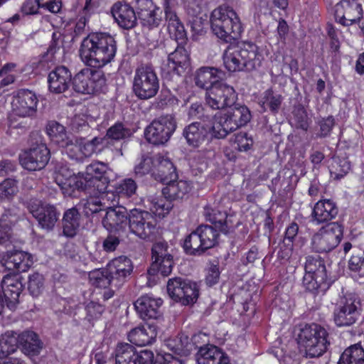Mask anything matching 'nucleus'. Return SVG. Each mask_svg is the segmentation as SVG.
Instances as JSON below:
<instances>
[{"label":"nucleus","instance_id":"obj_13","mask_svg":"<svg viewBox=\"0 0 364 364\" xmlns=\"http://www.w3.org/2000/svg\"><path fill=\"white\" fill-rule=\"evenodd\" d=\"M129 230L141 240L154 238L156 228L153 215L148 211L140 209L130 210Z\"/></svg>","mask_w":364,"mask_h":364},{"label":"nucleus","instance_id":"obj_43","mask_svg":"<svg viewBox=\"0 0 364 364\" xmlns=\"http://www.w3.org/2000/svg\"><path fill=\"white\" fill-rule=\"evenodd\" d=\"M23 219V214L18 208L11 206L5 209L0 218V228H3L9 235L12 228Z\"/></svg>","mask_w":364,"mask_h":364},{"label":"nucleus","instance_id":"obj_4","mask_svg":"<svg viewBox=\"0 0 364 364\" xmlns=\"http://www.w3.org/2000/svg\"><path fill=\"white\" fill-rule=\"evenodd\" d=\"M219 232L212 225H198L185 237L183 243L184 252L189 255H202L218 244Z\"/></svg>","mask_w":364,"mask_h":364},{"label":"nucleus","instance_id":"obj_40","mask_svg":"<svg viewBox=\"0 0 364 364\" xmlns=\"http://www.w3.org/2000/svg\"><path fill=\"white\" fill-rule=\"evenodd\" d=\"M218 125L216 127V138L223 139L228 134L237 130L240 128V125L237 123L233 117H231L225 110L221 112L217 117Z\"/></svg>","mask_w":364,"mask_h":364},{"label":"nucleus","instance_id":"obj_20","mask_svg":"<svg viewBox=\"0 0 364 364\" xmlns=\"http://www.w3.org/2000/svg\"><path fill=\"white\" fill-rule=\"evenodd\" d=\"M107 166L102 162H95L86 167V171L83 173L87 181V186L90 190L93 188L98 193H105L109 183V177L107 176Z\"/></svg>","mask_w":364,"mask_h":364},{"label":"nucleus","instance_id":"obj_46","mask_svg":"<svg viewBox=\"0 0 364 364\" xmlns=\"http://www.w3.org/2000/svg\"><path fill=\"white\" fill-rule=\"evenodd\" d=\"M282 100L281 95L275 94L272 89H268L264 92L260 105L264 111L269 109L272 112L277 113Z\"/></svg>","mask_w":364,"mask_h":364},{"label":"nucleus","instance_id":"obj_8","mask_svg":"<svg viewBox=\"0 0 364 364\" xmlns=\"http://www.w3.org/2000/svg\"><path fill=\"white\" fill-rule=\"evenodd\" d=\"M343 226L331 223L321 227L311 238V249L317 253H327L334 250L343 237Z\"/></svg>","mask_w":364,"mask_h":364},{"label":"nucleus","instance_id":"obj_24","mask_svg":"<svg viewBox=\"0 0 364 364\" xmlns=\"http://www.w3.org/2000/svg\"><path fill=\"white\" fill-rule=\"evenodd\" d=\"M4 297L10 309L16 307L19 296L23 290L21 277L18 274H6L1 282Z\"/></svg>","mask_w":364,"mask_h":364},{"label":"nucleus","instance_id":"obj_10","mask_svg":"<svg viewBox=\"0 0 364 364\" xmlns=\"http://www.w3.org/2000/svg\"><path fill=\"white\" fill-rule=\"evenodd\" d=\"M172 250L168 242L164 240L156 241L151 247L152 263L148 269L149 275L161 274L163 277L168 276L174 264Z\"/></svg>","mask_w":364,"mask_h":364},{"label":"nucleus","instance_id":"obj_49","mask_svg":"<svg viewBox=\"0 0 364 364\" xmlns=\"http://www.w3.org/2000/svg\"><path fill=\"white\" fill-rule=\"evenodd\" d=\"M79 208L82 210V213L87 217L94 213H99L105 210V204H103L98 197H90L82 199L78 204Z\"/></svg>","mask_w":364,"mask_h":364},{"label":"nucleus","instance_id":"obj_61","mask_svg":"<svg viewBox=\"0 0 364 364\" xmlns=\"http://www.w3.org/2000/svg\"><path fill=\"white\" fill-rule=\"evenodd\" d=\"M18 192L17 181L6 178L0 183V199H9Z\"/></svg>","mask_w":364,"mask_h":364},{"label":"nucleus","instance_id":"obj_41","mask_svg":"<svg viewBox=\"0 0 364 364\" xmlns=\"http://www.w3.org/2000/svg\"><path fill=\"white\" fill-rule=\"evenodd\" d=\"M338 364H364V349L361 344L358 343L346 348Z\"/></svg>","mask_w":364,"mask_h":364},{"label":"nucleus","instance_id":"obj_59","mask_svg":"<svg viewBox=\"0 0 364 364\" xmlns=\"http://www.w3.org/2000/svg\"><path fill=\"white\" fill-rule=\"evenodd\" d=\"M44 289L43 276L38 272H34L28 277V289L30 294L34 296H38Z\"/></svg>","mask_w":364,"mask_h":364},{"label":"nucleus","instance_id":"obj_60","mask_svg":"<svg viewBox=\"0 0 364 364\" xmlns=\"http://www.w3.org/2000/svg\"><path fill=\"white\" fill-rule=\"evenodd\" d=\"M220 271L219 267V262L217 260H213L208 264L206 269V275L205 282L208 287H213L219 282Z\"/></svg>","mask_w":364,"mask_h":364},{"label":"nucleus","instance_id":"obj_23","mask_svg":"<svg viewBox=\"0 0 364 364\" xmlns=\"http://www.w3.org/2000/svg\"><path fill=\"white\" fill-rule=\"evenodd\" d=\"M363 9L356 0H342L336 5V20L345 26L355 23L361 19Z\"/></svg>","mask_w":364,"mask_h":364},{"label":"nucleus","instance_id":"obj_28","mask_svg":"<svg viewBox=\"0 0 364 364\" xmlns=\"http://www.w3.org/2000/svg\"><path fill=\"white\" fill-rule=\"evenodd\" d=\"M3 264L9 270L17 272H26L33 264L31 254L17 250L7 251L3 258Z\"/></svg>","mask_w":364,"mask_h":364},{"label":"nucleus","instance_id":"obj_39","mask_svg":"<svg viewBox=\"0 0 364 364\" xmlns=\"http://www.w3.org/2000/svg\"><path fill=\"white\" fill-rule=\"evenodd\" d=\"M68 180L65 182L58 178L60 183V188L68 194H71L75 190H80L90 192L89 186H87V181L83 173L75 175L73 172H67Z\"/></svg>","mask_w":364,"mask_h":364},{"label":"nucleus","instance_id":"obj_42","mask_svg":"<svg viewBox=\"0 0 364 364\" xmlns=\"http://www.w3.org/2000/svg\"><path fill=\"white\" fill-rule=\"evenodd\" d=\"M167 23L168 33L171 38L176 41L178 45L186 43L187 34L184 26L176 15L165 18Z\"/></svg>","mask_w":364,"mask_h":364},{"label":"nucleus","instance_id":"obj_37","mask_svg":"<svg viewBox=\"0 0 364 364\" xmlns=\"http://www.w3.org/2000/svg\"><path fill=\"white\" fill-rule=\"evenodd\" d=\"M166 187L162 189V194L170 200L182 199L191 189L190 183L186 181L171 180L166 182Z\"/></svg>","mask_w":364,"mask_h":364},{"label":"nucleus","instance_id":"obj_33","mask_svg":"<svg viewBox=\"0 0 364 364\" xmlns=\"http://www.w3.org/2000/svg\"><path fill=\"white\" fill-rule=\"evenodd\" d=\"M40 8L53 14H58L62 8L61 0H26L21 6V11L26 15H33L38 13Z\"/></svg>","mask_w":364,"mask_h":364},{"label":"nucleus","instance_id":"obj_14","mask_svg":"<svg viewBox=\"0 0 364 364\" xmlns=\"http://www.w3.org/2000/svg\"><path fill=\"white\" fill-rule=\"evenodd\" d=\"M237 95L233 87L222 82L216 84L205 95V104L214 110H225L236 102Z\"/></svg>","mask_w":364,"mask_h":364},{"label":"nucleus","instance_id":"obj_35","mask_svg":"<svg viewBox=\"0 0 364 364\" xmlns=\"http://www.w3.org/2000/svg\"><path fill=\"white\" fill-rule=\"evenodd\" d=\"M203 215L207 221L214 225V228L221 233L227 235L229 232V226L227 222L228 214L209 205L203 209Z\"/></svg>","mask_w":364,"mask_h":364},{"label":"nucleus","instance_id":"obj_2","mask_svg":"<svg viewBox=\"0 0 364 364\" xmlns=\"http://www.w3.org/2000/svg\"><path fill=\"white\" fill-rule=\"evenodd\" d=\"M210 21L213 33L225 43L238 39L242 32V26L238 16L228 6H219L214 9L211 13Z\"/></svg>","mask_w":364,"mask_h":364},{"label":"nucleus","instance_id":"obj_21","mask_svg":"<svg viewBox=\"0 0 364 364\" xmlns=\"http://www.w3.org/2000/svg\"><path fill=\"white\" fill-rule=\"evenodd\" d=\"M38 99L34 92L28 90H20L12 102L14 115L31 117L36 114Z\"/></svg>","mask_w":364,"mask_h":364},{"label":"nucleus","instance_id":"obj_53","mask_svg":"<svg viewBox=\"0 0 364 364\" xmlns=\"http://www.w3.org/2000/svg\"><path fill=\"white\" fill-rule=\"evenodd\" d=\"M186 280L181 277L169 279L167 282V292L168 296L175 301L179 302L183 294V286Z\"/></svg>","mask_w":364,"mask_h":364},{"label":"nucleus","instance_id":"obj_50","mask_svg":"<svg viewBox=\"0 0 364 364\" xmlns=\"http://www.w3.org/2000/svg\"><path fill=\"white\" fill-rule=\"evenodd\" d=\"M132 135V130L122 122H118L107 130L105 137L114 141H120L127 139Z\"/></svg>","mask_w":364,"mask_h":364},{"label":"nucleus","instance_id":"obj_29","mask_svg":"<svg viewBox=\"0 0 364 364\" xmlns=\"http://www.w3.org/2000/svg\"><path fill=\"white\" fill-rule=\"evenodd\" d=\"M157 329L158 326L154 322H145L129 332L128 340L139 346L151 344L157 336Z\"/></svg>","mask_w":364,"mask_h":364},{"label":"nucleus","instance_id":"obj_31","mask_svg":"<svg viewBox=\"0 0 364 364\" xmlns=\"http://www.w3.org/2000/svg\"><path fill=\"white\" fill-rule=\"evenodd\" d=\"M155 163L153 176L156 180L165 183L177 179L176 168L167 156L158 154L156 156Z\"/></svg>","mask_w":364,"mask_h":364},{"label":"nucleus","instance_id":"obj_63","mask_svg":"<svg viewBox=\"0 0 364 364\" xmlns=\"http://www.w3.org/2000/svg\"><path fill=\"white\" fill-rule=\"evenodd\" d=\"M188 115L190 118L199 119L202 122H210V116L205 114V109L201 103H193L188 108Z\"/></svg>","mask_w":364,"mask_h":364},{"label":"nucleus","instance_id":"obj_17","mask_svg":"<svg viewBox=\"0 0 364 364\" xmlns=\"http://www.w3.org/2000/svg\"><path fill=\"white\" fill-rule=\"evenodd\" d=\"M190 65L188 52L183 45H177L175 50L168 56L167 70L164 71L165 78L177 82L189 69Z\"/></svg>","mask_w":364,"mask_h":364},{"label":"nucleus","instance_id":"obj_19","mask_svg":"<svg viewBox=\"0 0 364 364\" xmlns=\"http://www.w3.org/2000/svg\"><path fill=\"white\" fill-rule=\"evenodd\" d=\"M130 211L122 206L107 208L102 223L110 232L124 233L129 227Z\"/></svg>","mask_w":364,"mask_h":364},{"label":"nucleus","instance_id":"obj_54","mask_svg":"<svg viewBox=\"0 0 364 364\" xmlns=\"http://www.w3.org/2000/svg\"><path fill=\"white\" fill-rule=\"evenodd\" d=\"M236 52L233 47L228 48L223 53V63L226 69L230 72L245 71L237 58Z\"/></svg>","mask_w":364,"mask_h":364},{"label":"nucleus","instance_id":"obj_9","mask_svg":"<svg viewBox=\"0 0 364 364\" xmlns=\"http://www.w3.org/2000/svg\"><path fill=\"white\" fill-rule=\"evenodd\" d=\"M177 122L173 114H164L154 119L145 129L147 141L154 145H164L176 131Z\"/></svg>","mask_w":364,"mask_h":364},{"label":"nucleus","instance_id":"obj_32","mask_svg":"<svg viewBox=\"0 0 364 364\" xmlns=\"http://www.w3.org/2000/svg\"><path fill=\"white\" fill-rule=\"evenodd\" d=\"M338 213V208L333 200L324 199L318 200L314 206L311 217L318 224L334 219Z\"/></svg>","mask_w":364,"mask_h":364},{"label":"nucleus","instance_id":"obj_36","mask_svg":"<svg viewBox=\"0 0 364 364\" xmlns=\"http://www.w3.org/2000/svg\"><path fill=\"white\" fill-rule=\"evenodd\" d=\"M80 214L77 208L73 207L65 211L62 218L63 234L67 237L76 235L80 227Z\"/></svg>","mask_w":364,"mask_h":364},{"label":"nucleus","instance_id":"obj_48","mask_svg":"<svg viewBox=\"0 0 364 364\" xmlns=\"http://www.w3.org/2000/svg\"><path fill=\"white\" fill-rule=\"evenodd\" d=\"M90 284L97 288L113 287L112 279L108 274L107 268L103 269H95L89 273Z\"/></svg>","mask_w":364,"mask_h":364},{"label":"nucleus","instance_id":"obj_26","mask_svg":"<svg viewBox=\"0 0 364 364\" xmlns=\"http://www.w3.org/2000/svg\"><path fill=\"white\" fill-rule=\"evenodd\" d=\"M111 14L118 26L125 30L134 28L137 17L134 9L127 2L117 1L111 8Z\"/></svg>","mask_w":364,"mask_h":364},{"label":"nucleus","instance_id":"obj_45","mask_svg":"<svg viewBox=\"0 0 364 364\" xmlns=\"http://www.w3.org/2000/svg\"><path fill=\"white\" fill-rule=\"evenodd\" d=\"M18 334L6 331L0 336V358L14 353L18 347Z\"/></svg>","mask_w":364,"mask_h":364},{"label":"nucleus","instance_id":"obj_51","mask_svg":"<svg viewBox=\"0 0 364 364\" xmlns=\"http://www.w3.org/2000/svg\"><path fill=\"white\" fill-rule=\"evenodd\" d=\"M350 170V164L347 159L336 158L333 160L330 169V175L333 180L338 181Z\"/></svg>","mask_w":364,"mask_h":364},{"label":"nucleus","instance_id":"obj_64","mask_svg":"<svg viewBox=\"0 0 364 364\" xmlns=\"http://www.w3.org/2000/svg\"><path fill=\"white\" fill-rule=\"evenodd\" d=\"M136 188V184L134 180L127 178L116 187V191L121 196L130 197L135 193Z\"/></svg>","mask_w":364,"mask_h":364},{"label":"nucleus","instance_id":"obj_58","mask_svg":"<svg viewBox=\"0 0 364 364\" xmlns=\"http://www.w3.org/2000/svg\"><path fill=\"white\" fill-rule=\"evenodd\" d=\"M172 200L164 198H154L151 200V210L159 216L164 217L173 208Z\"/></svg>","mask_w":364,"mask_h":364},{"label":"nucleus","instance_id":"obj_62","mask_svg":"<svg viewBox=\"0 0 364 364\" xmlns=\"http://www.w3.org/2000/svg\"><path fill=\"white\" fill-rule=\"evenodd\" d=\"M352 252L348 262V267L350 270L357 272L360 269L364 263V250L355 247L353 248Z\"/></svg>","mask_w":364,"mask_h":364},{"label":"nucleus","instance_id":"obj_7","mask_svg":"<svg viewBox=\"0 0 364 364\" xmlns=\"http://www.w3.org/2000/svg\"><path fill=\"white\" fill-rule=\"evenodd\" d=\"M132 89L140 100H149L156 95L159 90V80L151 65H141L136 68Z\"/></svg>","mask_w":364,"mask_h":364},{"label":"nucleus","instance_id":"obj_22","mask_svg":"<svg viewBox=\"0 0 364 364\" xmlns=\"http://www.w3.org/2000/svg\"><path fill=\"white\" fill-rule=\"evenodd\" d=\"M107 269L113 287L120 288L127 280V278L133 272V264L130 259L125 256H121L113 259L107 265Z\"/></svg>","mask_w":364,"mask_h":364},{"label":"nucleus","instance_id":"obj_1","mask_svg":"<svg viewBox=\"0 0 364 364\" xmlns=\"http://www.w3.org/2000/svg\"><path fill=\"white\" fill-rule=\"evenodd\" d=\"M116 52V41L111 35L94 33L83 39L80 55L89 67L101 68L114 60Z\"/></svg>","mask_w":364,"mask_h":364},{"label":"nucleus","instance_id":"obj_38","mask_svg":"<svg viewBox=\"0 0 364 364\" xmlns=\"http://www.w3.org/2000/svg\"><path fill=\"white\" fill-rule=\"evenodd\" d=\"M165 345L173 353L181 356H187L192 352L190 338L183 333H180L176 336L166 340Z\"/></svg>","mask_w":364,"mask_h":364},{"label":"nucleus","instance_id":"obj_30","mask_svg":"<svg viewBox=\"0 0 364 364\" xmlns=\"http://www.w3.org/2000/svg\"><path fill=\"white\" fill-rule=\"evenodd\" d=\"M72 80V74L65 66H58L52 70L48 77V88L51 92L60 94L68 90Z\"/></svg>","mask_w":364,"mask_h":364},{"label":"nucleus","instance_id":"obj_5","mask_svg":"<svg viewBox=\"0 0 364 364\" xmlns=\"http://www.w3.org/2000/svg\"><path fill=\"white\" fill-rule=\"evenodd\" d=\"M303 286L313 294H324L331 282L328 278L324 261L319 256L309 255L306 258Z\"/></svg>","mask_w":364,"mask_h":364},{"label":"nucleus","instance_id":"obj_11","mask_svg":"<svg viewBox=\"0 0 364 364\" xmlns=\"http://www.w3.org/2000/svg\"><path fill=\"white\" fill-rule=\"evenodd\" d=\"M33 217L38 221L39 227L47 231L53 230L59 219L60 212L50 203L32 198L24 203Z\"/></svg>","mask_w":364,"mask_h":364},{"label":"nucleus","instance_id":"obj_27","mask_svg":"<svg viewBox=\"0 0 364 364\" xmlns=\"http://www.w3.org/2000/svg\"><path fill=\"white\" fill-rule=\"evenodd\" d=\"M225 73L215 67H201L198 68L194 75L196 85L201 89L209 91L216 84L221 83Z\"/></svg>","mask_w":364,"mask_h":364},{"label":"nucleus","instance_id":"obj_47","mask_svg":"<svg viewBox=\"0 0 364 364\" xmlns=\"http://www.w3.org/2000/svg\"><path fill=\"white\" fill-rule=\"evenodd\" d=\"M225 110L237 120V123L240 127L246 125L252 117L250 111L247 107L236 104V102L234 105L228 107Z\"/></svg>","mask_w":364,"mask_h":364},{"label":"nucleus","instance_id":"obj_12","mask_svg":"<svg viewBox=\"0 0 364 364\" xmlns=\"http://www.w3.org/2000/svg\"><path fill=\"white\" fill-rule=\"evenodd\" d=\"M360 315V302L353 294L341 298L333 311V319L337 326H350Z\"/></svg>","mask_w":364,"mask_h":364},{"label":"nucleus","instance_id":"obj_18","mask_svg":"<svg viewBox=\"0 0 364 364\" xmlns=\"http://www.w3.org/2000/svg\"><path fill=\"white\" fill-rule=\"evenodd\" d=\"M163 301L160 298H154L149 295L140 296L134 304L139 316L145 322L156 321L162 316L161 306Z\"/></svg>","mask_w":364,"mask_h":364},{"label":"nucleus","instance_id":"obj_55","mask_svg":"<svg viewBox=\"0 0 364 364\" xmlns=\"http://www.w3.org/2000/svg\"><path fill=\"white\" fill-rule=\"evenodd\" d=\"M183 291L184 292V296H181L179 301L183 305L192 304L197 301L199 296V289L196 283L186 280Z\"/></svg>","mask_w":364,"mask_h":364},{"label":"nucleus","instance_id":"obj_16","mask_svg":"<svg viewBox=\"0 0 364 364\" xmlns=\"http://www.w3.org/2000/svg\"><path fill=\"white\" fill-rule=\"evenodd\" d=\"M50 158V153L45 144H38L25 150L19 155V161L24 169L36 171L43 169Z\"/></svg>","mask_w":364,"mask_h":364},{"label":"nucleus","instance_id":"obj_34","mask_svg":"<svg viewBox=\"0 0 364 364\" xmlns=\"http://www.w3.org/2000/svg\"><path fill=\"white\" fill-rule=\"evenodd\" d=\"M18 346H21L22 352L33 357L38 355L43 347V343L38 336L33 331H26L18 334Z\"/></svg>","mask_w":364,"mask_h":364},{"label":"nucleus","instance_id":"obj_25","mask_svg":"<svg viewBox=\"0 0 364 364\" xmlns=\"http://www.w3.org/2000/svg\"><path fill=\"white\" fill-rule=\"evenodd\" d=\"M237 58L245 71H252L260 65L261 55L258 52V47L251 42L243 43L241 46L233 47Z\"/></svg>","mask_w":364,"mask_h":364},{"label":"nucleus","instance_id":"obj_15","mask_svg":"<svg viewBox=\"0 0 364 364\" xmlns=\"http://www.w3.org/2000/svg\"><path fill=\"white\" fill-rule=\"evenodd\" d=\"M183 136L189 146L199 147L216 138V127L210 123L194 122L185 127Z\"/></svg>","mask_w":364,"mask_h":364},{"label":"nucleus","instance_id":"obj_44","mask_svg":"<svg viewBox=\"0 0 364 364\" xmlns=\"http://www.w3.org/2000/svg\"><path fill=\"white\" fill-rule=\"evenodd\" d=\"M114 354L115 364H136L135 347L129 343H119Z\"/></svg>","mask_w":364,"mask_h":364},{"label":"nucleus","instance_id":"obj_52","mask_svg":"<svg viewBox=\"0 0 364 364\" xmlns=\"http://www.w3.org/2000/svg\"><path fill=\"white\" fill-rule=\"evenodd\" d=\"M292 124L296 129L307 131L309 127V119L304 107L298 105L294 107L292 111Z\"/></svg>","mask_w":364,"mask_h":364},{"label":"nucleus","instance_id":"obj_3","mask_svg":"<svg viewBox=\"0 0 364 364\" xmlns=\"http://www.w3.org/2000/svg\"><path fill=\"white\" fill-rule=\"evenodd\" d=\"M298 343L301 348H304L306 358H319L327 351L331 344L329 333L318 324H306L300 331Z\"/></svg>","mask_w":364,"mask_h":364},{"label":"nucleus","instance_id":"obj_6","mask_svg":"<svg viewBox=\"0 0 364 364\" xmlns=\"http://www.w3.org/2000/svg\"><path fill=\"white\" fill-rule=\"evenodd\" d=\"M73 87L75 92L81 94L105 93L107 89V79L102 70L87 68L74 76Z\"/></svg>","mask_w":364,"mask_h":364},{"label":"nucleus","instance_id":"obj_56","mask_svg":"<svg viewBox=\"0 0 364 364\" xmlns=\"http://www.w3.org/2000/svg\"><path fill=\"white\" fill-rule=\"evenodd\" d=\"M159 11H160L159 9L148 11L138 15L141 26L149 30L158 27L162 21L161 17L158 14Z\"/></svg>","mask_w":364,"mask_h":364},{"label":"nucleus","instance_id":"obj_57","mask_svg":"<svg viewBox=\"0 0 364 364\" xmlns=\"http://www.w3.org/2000/svg\"><path fill=\"white\" fill-rule=\"evenodd\" d=\"M221 350L215 346H207L206 348H200L197 353L198 364H213Z\"/></svg>","mask_w":364,"mask_h":364}]
</instances>
